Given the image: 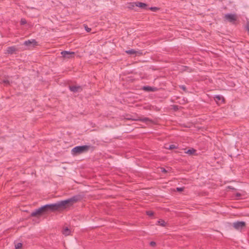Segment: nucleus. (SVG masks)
I'll return each instance as SVG.
<instances>
[{"instance_id": "obj_7", "label": "nucleus", "mask_w": 249, "mask_h": 249, "mask_svg": "<svg viewBox=\"0 0 249 249\" xmlns=\"http://www.w3.org/2000/svg\"><path fill=\"white\" fill-rule=\"evenodd\" d=\"M132 7H134L135 6L139 7L142 9H148L147 4L145 3H143L142 2H136L135 3H132L131 4Z\"/></svg>"}, {"instance_id": "obj_19", "label": "nucleus", "mask_w": 249, "mask_h": 249, "mask_svg": "<svg viewBox=\"0 0 249 249\" xmlns=\"http://www.w3.org/2000/svg\"><path fill=\"white\" fill-rule=\"evenodd\" d=\"M22 246V244L21 243H18L15 245L16 249H20Z\"/></svg>"}, {"instance_id": "obj_4", "label": "nucleus", "mask_w": 249, "mask_h": 249, "mask_svg": "<svg viewBox=\"0 0 249 249\" xmlns=\"http://www.w3.org/2000/svg\"><path fill=\"white\" fill-rule=\"evenodd\" d=\"M225 19L230 22L234 23L237 20V17L235 14H227L224 16Z\"/></svg>"}, {"instance_id": "obj_5", "label": "nucleus", "mask_w": 249, "mask_h": 249, "mask_svg": "<svg viewBox=\"0 0 249 249\" xmlns=\"http://www.w3.org/2000/svg\"><path fill=\"white\" fill-rule=\"evenodd\" d=\"M61 54L63 58L70 59L74 57L75 53L73 52L63 51L61 52Z\"/></svg>"}, {"instance_id": "obj_26", "label": "nucleus", "mask_w": 249, "mask_h": 249, "mask_svg": "<svg viewBox=\"0 0 249 249\" xmlns=\"http://www.w3.org/2000/svg\"><path fill=\"white\" fill-rule=\"evenodd\" d=\"M20 23L21 25L25 24L26 23V20L25 19H21Z\"/></svg>"}, {"instance_id": "obj_20", "label": "nucleus", "mask_w": 249, "mask_h": 249, "mask_svg": "<svg viewBox=\"0 0 249 249\" xmlns=\"http://www.w3.org/2000/svg\"><path fill=\"white\" fill-rule=\"evenodd\" d=\"M148 9H150L152 11L156 12L158 10H159V8L156 7H151L148 8Z\"/></svg>"}, {"instance_id": "obj_16", "label": "nucleus", "mask_w": 249, "mask_h": 249, "mask_svg": "<svg viewBox=\"0 0 249 249\" xmlns=\"http://www.w3.org/2000/svg\"><path fill=\"white\" fill-rule=\"evenodd\" d=\"M158 223H159V225H160V226H161L162 227H164L166 225L165 222L162 219H160L158 221Z\"/></svg>"}, {"instance_id": "obj_14", "label": "nucleus", "mask_w": 249, "mask_h": 249, "mask_svg": "<svg viewBox=\"0 0 249 249\" xmlns=\"http://www.w3.org/2000/svg\"><path fill=\"white\" fill-rule=\"evenodd\" d=\"M196 152V150H195L194 148H191L188 149L186 152H185L186 153L190 155H193L195 152Z\"/></svg>"}, {"instance_id": "obj_29", "label": "nucleus", "mask_w": 249, "mask_h": 249, "mask_svg": "<svg viewBox=\"0 0 249 249\" xmlns=\"http://www.w3.org/2000/svg\"><path fill=\"white\" fill-rule=\"evenodd\" d=\"M174 109L175 110H177L178 109V106H174Z\"/></svg>"}, {"instance_id": "obj_25", "label": "nucleus", "mask_w": 249, "mask_h": 249, "mask_svg": "<svg viewBox=\"0 0 249 249\" xmlns=\"http://www.w3.org/2000/svg\"><path fill=\"white\" fill-rule=\"evenodd\" d=\"M149 245L151 247H155L156 245V243L154 241H151V242H150Z\"/></svg>"}, {"instance_id": "obj_2", "label": "nucleus", "mask_w": 249, "mask_h": 249, "mask_svg": "<svg viewBox=\"0 0 249 249\" xmlns=\"http://www.w3.org/2000/svg\"><path fill=\"white\" fill-rule=\"evenodd\" d=\"M90 145L77 146L71 149V153L73 156H77L82 153L87 152L90 148Z\"/></svg>"}, {"instance_id": "obj_9", "label": "nucleus", "mask_w": 249, "mask_h": 249, "mask_svg": "<svg viewBox=\"0 0 249 249\" xmlns=\"http://www.w3.org/2000/svg\"><path fill=\"white\" fill-rule=\"evenodd\" d=\"M142 90L148 92H154L157 91L158 89L156 87H152L150 86H143L142 88Z\"/></svg>"}, {"instance_id": "obj_1", "label": "nucleus", "mask_w": 249, "mask_h": 249, "mask_svg": "<svg viewBox=\"0 0 249 249\" xmlns=\"http://www.w3.org/2000/svg\"><path fill=\"white\" fill-rule=\"evenodd\" d=\"M82 198L83 197L81 195H77L66 200L58 201L53 204L45 205L32 212L30 216H37L49 212H54L65 209L68 207L72 206L74 203L81 200Z\"/></svg>"}, {"instance_id": "obj_21", "label": "nucleus", "mask_w": 249, "mask_h": 249, "mask_svg": "<svg viewBox=\"0 0 249 249\" xmlns=\"http://www.w3.org/2000/svg\"><path fill=\"white\" fill-rule=\"evenodd\" d=\"M146 213L149 216H152L154 215V213L151 211H148L146 212Z\"/></svg>"}, {"instance_id": "obj_13", "label": "nucleus", "mask_w": 249, "mask_h": 249, "mask_svg": "<svg viewBox=\"0 0 249 249\" xmlns=\"http://www.w3.org/2000/svg\"><path fill=\"white\" fill-rule=\"evenodd\" d=\"M63 234L66 236L69 235L71 233V231L68 227H65L63 231Z\"/></svg>"}, {"instance_id": "obj_15", "label": "nucleus", "mask_w": 249, "mask_h": 249, "mask_svg": "<svg viewBox=\"0 0 249 249\" xmlns=\"http://www.w3.org/2000/svg\"><path fill=\"white\" fill-rule=\"evenodd\" d=\"M125 53L130 55H133L136 53L137 52L134 49H130L125 51Z\"/></svg>"}, {"instance_id": "obj_27", "label": "nucleus", "mask_w": 249, "mask_h": 249, "mask_svg": "<svg viewBox=\"0 0 249 249\" xmlns=\"http://www.w3.org/2000/svg\"><path fill=\"white\" fill-rule=\"evenodd\" d=\"M246 28L248 32L249 33V21L247 22Z\"/></svg>"}, {"instance_id": "obj_3", "label": "nucleus", "mask_w": 249, "mask_h": 249, "mask_svg": "<svg viewBox=\"0 0 249 249\" xmlns=\"http://www.w3.org/2000/svg\"><path fill=\"white\" fill-rule=\"evenodd\" d=\"M246 225V222L244 221H236L232 224L233 227L237 230H241L245 228Z\"/></svg>"}, {"instance_id": "obj_8", "label": "nucleus", "mask_w": 249, "mask_h": 249, "mask_svg": "<svg viewBox=\"0 0 249 249\" xmlns=\"http://www.w3.org/2000/svg\"><path fill=\"white\" fill-rule=\"evenodd\" d=\"M132 120H135V121H141V122H142L143 123H146L152 122V120L147 117H143V118L139 117L137 119H133Z\"/></svg>"}, {"instance_id": "obj_22", "label": "nucleus", "mask_w": 249, "mask_h": 249, "mask_svg": "<svg viewBox=\"0 0 249 249\" xmlns=\"http://www.w3.org/2000/svg\"><path fill=\"white\" fill-rule=\"evenodd\" d=\"M179 88L183 90L184 91L187 92V89L186 87L184 85H180L179 86Z\"/></svg>"}, {"instance_id": "obj_30", "label": "nucleus", "mask_w": 249, "mask_h": 249, "mask_svg": "<svg viewBox=\"0 0 249 249\" xmlns=\"http://www.w3.org/2000/svg\"><path fill=\"white\" fill-rule=\"evenodd\" d=\"M241 196V195H240L239 193H237V194H236V196Z\"/></svg>"}, {"instance_id": "obj_11", "label": "nucleus", "mask_w": 249, "mask_h": 249, "mask_svg": "<svg viewBox=\"0 0 249 249\" xmlns=\"http://www.w3.org/2000/svg\"><path fill=\"white\" fill-rule=\"evenodd\" d=\"M17 51V48H16V47L13 46L8 47L6 50V52L8 54H12Z\"/></svg>"}, {"instance_id": "obj_23", "label": "nucleus", "mask_w": 249, "mask_h": 249, "mask_svg": "<svg viewBox=\"0 0 249 249\" xmlns=\"http://www.w3.org/2000/svg\"><path fill=\"white\" fill-rule=\"evenodd\" d=\"M85 29L87 32H89L91 31V29L89 28L87 25H84Z\"/></svg>"}, {"instance_id": "obj_28", "label": "nucleus", "mask_w": 249, "mask_h": 249, "mask_svg": "<svg viewBox=\"0 0 249 249\" xmlns=\"http://www.w3.org/2000/svg\"><path fill=\"white\" fill-rule=\"evenodd\" d=\"M161 172L162 173H166L167 171L165 170V169H164L163 168H161Z\"/></svg>"}, {"instance_id": "obj_18", "label": "nucleus", "mask_w": 249, "mask_h": 249, "mask_svg": "<svg viewBox=\"0 0 249 249\" xmlns=\"http://www.w3.org/2000/svg\"><path fill=\"white\" fill-rule=\"evenodd\" d=\"M2 83L5 86H7L10 85V82L7 79H4L2 80Z\"/></svg>"}, {"instance_id": "obj_6", "label": "nucleus", "mask_w": 249, "mask_h": 249, "mask_svg": "<svg viewBox=\"0 0 249 249\" xmlns=\"http://www.w3.org/2000/svg\"><path fill=\"white\" fill-rule=\"evenodd\" d=\"M69 89L73 93L80 92L82 91V87L80 86H69Z\"/></svg>"}, {"instance_id": "obj_10", "label": "nucleus", "mask_w": 249, "mask_h": 249, "mask_svg": "<svg viewBox=\"0 0 249 249\" xmlns=\"http://www.w3.org/2000/svg\"><path fill=\"white\" fill-rule=\"evenodd\" d=\"M23 44L27 46H30L31 44H33V46H35L37 45V42L35 39L28 40L24 41Z\"/></svg>"}, {"instance_id": "obj_12", "label": "nucleus", "mask_w": 249, "mask_h": 249, "mask_svg": "<svg viewBox=\"0 0 249 249\" xmlns=\"http://www.w3.org/2000/svg\"><path fill=\"white\" fill-rule=\"evenodd\" d=\"M214 99L216 102H218L221 100L222 101V102H224L225 101L224 98L222 96H221L220 95H216L214 96Z\"/></svg>"}, {"instance_id": "obj_24", "label": "nucleus", "mask_w": 249, "mask_h": 249, "mask_svg": "<svg viewBox=\"0 0 249 249\" xmlns=\"http://www.w3.org/2000/svg\"><path fill=\"white\" fill-rule=\"evenodd\" d=\"M176 190L178 192H182L184 190V187H177Z\"/></svg>"}, {"instance_id": "obj_17", "label": "nucleus", "mask_w": 249, "mask_h": 249, "mask_svg": "<svg viewBox=\"0 0 249 249\" xmlns=\"http://www.w3.org/2000/svg\"><path fill=\"white\" fill-rule=\"evenodd\" d=\"M177 146H176V145L175 144H171L169 146V147H166V149H176L177 148Z\"/></svg>"}]
</instances>
